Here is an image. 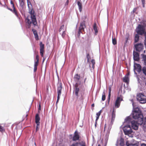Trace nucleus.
Instances as JSON below:
<instances>
[{
  "instance_id": "nucleus-27",
  "label": "nucleus",
  "mask_w": 146,
  "mask_h": 146,
  "mask_svg": "<svg viewBox=\"0 0 146 146\" xmlns=\"http://www.w3.org/2000/svg\"><path fill=\"white\" fill-rule=\"evenodd\" d=\"M67 30V27H66L64 30L62 32V33L61 34V35L62 37L64 38L65 37L66 35V32Z\"/></svg>"
},
{
  "instance_id": "nucleus-13",
  "label": "nucleus",
  "mask_w": 146,
  "mask_h": 146,
  "mask_svg": "<svg viewBox=\"0 0 146 146\" xmlns=\"http://www.w3.org/2000/svg\"><path fill=\"white\" fill-rule=\"evenodd\" d=\"M123 100L122 98L119 97H118L117 98V100L115 101V106L117 108H118L119 106L120 102Z\"/></svg>"
},
{
  "instance_id": "nucleus-44",
  "label": "nucleus",
  "mask_w": 146,
  "mask_h": 146,
  "mask_svg": "<svg viewBox=\"0 0 146 146\" xmlns=\"http://www.w3.org/2000/svg\"><path fill=\"white\" fill-rule=\"evenodd\" d=\"M3 130L4 129L3 127L0 125V131L2 132L3 131Z\"/></svg>"
},
{
  "instance_id": "nucleus-29",
  "label": "nucleus",
  "mask_w": 146,
  "mask_h": 146,
  "mask_svg": "<svg viewBox=\"0 0 146 146\" xmlns=\"http://www.w3.org/2000/svg\"><path fill=\"white\" fill-rule=\"evenodd\" d=\"M112 43L114 45H115L117 43V40L115 38H113L112 37Z\"/></svg>"
},
{
  "instance_id": "nucleus-14",
  "label": "nucleus",
  "mask_w": 146,
  "mask_h": 146,
  "mask_svg": "<svg viewBox=\"0 0 146 146\" xmlns=\"http://www.w3.org/2000/svg\"><path fill=\"white\" fill-rule=\"evenodd\" d=\"M80 138V136L78 131H76L74 133V135L72 138V140L76 141L78 140Z\"/></svg>"
},
{
  "instance_id": "nucleus-56",
  "label": "nucleus",
  "mask_w": 146,
  "mask_h": 146,
  "mask_svg": "<svg viewBox=\"0 0 146 146\" xmlns=\"http://www.w3.org/2000/svg\"><path fill=\"white\" fill-rule=\"evenodd\" d=\"M86 78L85 79H84V82L85 83V81L86 80Z\"/></svg>"
},
{
  "instance_id": "nucleus-6",
  "label": "nucleus",
  "mask_w": 146,
  "mask_h": 146,
  "mask_svg": "<svg viewBox=\"0 0 146 146\" xmlns=\"http://www.w3.org/2000/svg\"><path fill=\"white\" fill-rule=\"evenodd\" d=\"M62 84L61 83L58 84L57 88V98L56 104L57 105L59 102L60 98V96L62 93Z\"/></svg>"
},
{
  "instance_id": "nucleus-26",
  "label": "nucleus",
  "mask_w": 146,
  "mask_h": 146,
  "mask_svg": "<svg viewBox=\"0 0 146 146\" xmlns=\"http://www.w3.org/2000/svg\"><path fill=\"white\" fill-rule=\"evenodd\" d=\"M120 146H125V145L124 142V139L122 138H121L120 139Z\"/></svg>"
},
{
  "instance_id": "nucleus-43",
  "label": "nucleus",
  "mask_w": 146,
  "mask_h": 146,
  "mask_svg": "<svg viewBox=\"0 0 146 146\" xmlns=\"http://www.w3.org/2000/svg\"><path fill=\"white\" fill-rule=\"evenodd\" d=\"M11 4L12 5V6L13 8L15 7L14 5V3L13 1L12 0L11 1Z\"/></svg>"
},
{
  "instance_id": "nucleus-45",
  "label": "nucleus",
  "mask_w": 146,
  "mask_h": 146,
  "mask_svg": "<svg viewBox=\"0 0 146 146\" xmlns=\"http://www.w3.org/2000/svg\"><path fill=\"white\" fill-rule=\"evenodd\" d=\"M142 70V68L137 69V71L139 73H140V72H141Z\"/></svg>"
},
{
  "instance_id": "nucleus-7",
  "label": "nucleus",
  "mask_w": 146,
  "mask_h": 146,
  "mask_svg": "<svg viewBox=\"0 0 146 146\" xmlns=\"http://www.w3.org/2000/svg\"><path fill=\"white\" fill-rule=\"evenodd\" d=\"M85 28L86 25L85 21H84L81 23L78 32V37L80 36L81 33H83V32L84 31V29Z\"/></svg>"
},
{
  "instance_id": "nucleus-61",
  "label": "nucleus",
  "mask_w": 146,
  "mask_h": 146,
  "mask_svg": "<svg viewBox=\"0 0 146 146\" xmlns=\"http://www.w3.org/2000/svg\"><path fill=\"white\" fill-rule=\"evenodd\" d=\"M145 84V85H146V81Z\"/></svg>"
},
{
  "instance_id": "nucleus-23",
  "label": "nucleus",
  "mask_w": 146,
  "mask_h": 146,
  "mask_svg": "<svg viewBox=\"0 0 146 146\" xmlns=\"http://www.w3.org/2000/svg\"><path fill=\"white\" fill-rule=\"evenodd\" d=\"M20 5L22 8H23L25 5V1L24 0H21L19 1Z\"/></svg>"
},
{
  "instance_id": "nucleus-2",
  "label": "nucleus",
  "mask_w": 146,
  "mask_h": 146,
  "mask_svg": "<svg viewBox=\"0 0 146 146\" xmlns=\"http://www.w3.org/2000/svg\"><path fill=\"white\" fill-rule=\"evenodd\" d=\"M27 1L29 9V13L31 15V21L28 18H26L25 21L27 27L28 28H30L31 27L32 24H33L34 27L37 26V22L36 17V14L33 8L31 3L29 0H27Z\"/></svg>"
},
{
  "instance_id": "nucleus-46",
  "label": "nucleus",
  "mask_w": 146,
  "mask_h": 146,
  "mask_svg": "<svg viewBox=\"0 0 146 146\" xmlns=\"http://www.w3.org/2000/svg\"><path fill=\"white\" fill-rule=\"evenodd\" d=\"M37 67L34 66V72H36L37 70Z\"/></svg>"
},
{
  "instance_id": "nucleus-19",
  "label": "nucleus",
  "mask_w": 146,
  "mask_h": 146,
  "mask_svg": "<svg viewBox=\"0 0 146 146\" xmlns=\"http://www.w3.org/2000/svg\"><path fill=\"white\" fill-rule=\"evenodd\" d=\"M134 70H135L138 69H140L142 68L141 66L140 65V64H137L136 63H135L134 62Z\"/></svg>"
},
{
  "instance_id": "nucleus-64",
  "label": "nucleus",
  "mask_w": 146,
  "mask_h": 146,
  "mask_svg": "<svg viewBox=\"0 0 146 146\" xmlns=\"http://www.w3.org/2000/svg\"><path fill=\"white\" fill-rule=\"evenodd\" d=\"M101 143L102 142V141H101Z\"/></svg>"
},
{
  "instance_id": "nucleus-38",
  "label": "nucleus",
  "mask_w": 146,
  "mask_h": 146,
  "mask_svg": "<svg viewBox=\"0 0 146 146\" xmlns=\"http://www.w3.org/2000/svg\"><path fill=\"white\" fill-rule=\"evenodd\" d=\"M78 143H73L70 146H78Z\"/></svg>"
},
{
  "instance_id": "nucleus-20",
  "label": "nucleus",
  "mask_w": 146,
  "mask_h": 146,
  "mask_svg": "<svg viewBox=\"0 0 146 146\" xmlns=\"http://www.w3.org/2000/svg\"><path fill=\"white\" fill-rule=\"evenodd\" d=\"M80 75L78 74H75L74 77V79L76 82H78L80 79Z\"/></svg>"
},
{
  "instance_id": "nucleus-63",
  "label": "nucleus",
  "mask_w": 146,
  "mask_h": 146,
  "mask_svg": "<svg viewBox=\"0 0 146 146\" xmlns=\"http://www.w3.org/2000/svg\"><path fill=\"white\" fill-rule=\"evenodd\" d=\"M133 103L132 105H133Z\"/></svg>"
},
{
  "instance_id": "nucleus-37",
  "label": "nucleus",
  "mask_w": 146,
  "mask_h": 146,
  "mask_svg": "<svg viewBox=\"0 0 146 146\" xmlns=\"http://www.w3.org/2000/svg\"><path fill=\"white\" fill-rule=\"evenodd\" d=\"M34 36L36 40H39V37L38 34L35 35Z\"/></svg>"
},
{
  "instance_id": "nucleus-9",
  "label": "nucleus",
  "mask_w": 146,
  "mask_h": 146,
  "mask_svg": "<svg viewBox=\"0 0 146 146\" xmlns=\"http://www.w3.org/2000/svg\"><path fill=\"white\" fill-rule=\"evenodd\" d=\"M135 50L140 52L143 49V44L141 43H137L134 45Z\"/></svg>"
},
{
  "instance_id": "nucleus-34",
  "label": "nucleus",
  "mask_w": 146,
  "mask_h": 146,
  "mask_svg": "<svg viewBox=\"0 0 146 146\" xmlns=\"http://www.w3.org/2000/svg\"><path fill=\"white\" fill-rule=\"evenodd\" d=\"M142 4L143 5V8L145 7V0H141Z\"/></svg>"
},
{
  "instance_id": "nucleus-52",
  "label": "nucleus",
  "mask_w": 146,
  "mask_h": 146,
  "mask_svg": "<svg viewBox=\"0 0 146 146\" xmlns=\"http://www.w3.org/2000/svg\"><path fill=\"white\" fill-rule=\"evenodd\" d=\"M39 110H41V106L40 104L39 105Z\"/></svg>"
},
{
  "instance_id": "nucleus-39",
  "label": "nucleus",
  "mask_w": 146,
  "mask_h": 146,
  "mask_svg": "<svg viewBox=\"0 0 146 146\" xmlns=\"http://www.w3.org/2000/svg\"><path fill=\"white\" fill-rule=\"evenodd\" d=\"M131 143H129V141H127L126 142V145L127 146H130Z\"/></svg>"
},
{
  "instance_id": "nucleus-24",
  "label": "nucleus",
  "mask_w": 146,
  "mask_h": 146,
  "mask_svg": "<svg viewBox=\"0 0 146 146\" xmlns=\"http://www.w3.org/2000/svg\"><path fill=\"white\" fill-rule=\"evenodd\" d=\"M93 28L95 32V34L96 35H97V33H98V31L97 29V28L96 26V23L94 24Z\"/></svg>"
},
{
  "instance_id": "nucleus-18",
  "label": "nucleus",
  "mask_w": 146,
  "mask_h": 146,
  "mask_svg": "<svg viewBox=\"0 0 146 146\" xmlns=\"http://www.w3.org/2000/svg\"><path fill=\"white\" fill-rule=\"evenodd\" d=\"M40 118L39 115V114L38 113L36 114L35 116V123L37 125H40Z\"/></svg>"
},
{
  "instance_id": "nucleus-62",
  "label": "nucleus",
  "mask_w": 146,
  "mask_h": 146,
  "mask_svg": "<svg viewBox=\"0 0 146 146\" xmlns=\"http://www.w3.org/2000/svg\"><path fill=\"white\" fill-rule=\"evenodd\" d=\"M102 110H101V113L102 112Z\"/></svg>"
},
{
  "instance_id": "nucleus-55",
  "label": "nucleus",
  "mask_w": 146,
  "mask_h": 146,
  "mask_svg": "<svg viewBox=\"0 0 146 146\" xmlns=\"http://www.w3.org/2000/svg\"><path fill=\"white\" fill-rule=\"evenodd\" d=\"M81 146H86L84 144H83L81 145Z\"/></svg>"
},
{
  "instance_id": "nucleus-60",
  "label": "nucleus",
  "mask_w": 146,
  "mask_h": 146,
  "mask_svg": "<svg viewBox=\"0 0 146 146\" xmlns=\"http://www.w3.org/2000/svg\"><path fill=\"white\" fill-rule=\"evenodd\" d=\"M133 12H135L134 9L133 10Z\"/></svg>"
},
{
  "instance_id": "nucleus-54",
  "label": "nucleus",
  "mask_w": 146,
  "mask_h": 146,
  "mask_svg": "<svg viewBox=\"0 0 146 146\" xmlns=\"http://www.w3.org/2000/svg\"><path fill=\"white\" fill-rule=\"evenodd\" d=\"M105 142H107V137H106V139H105Z\"/></svg>"
},
{
  "instance_id": "nucleus-59",
  "label": "nucleus",
  "mask_w": 146,
  "mask_h": 146,
  "mask_svg": "<svg viewBox=\"0 0 146 146\" xmlns=\"http://www.w3.org/2000/svg\"><path fill=\"white\" fill-rule=\"evenodd\" d=\"M127 39H128L127 38V40H126V42H127Z\"/></svg>"
},
{
  "instance_id": "nucleus-32",
  "label": "nucleus",
  "mask_w": 146,
  "mask_h": 146,
  "mask_svg": "<svg viewBox=\"0 0 146 146\" xmlns=\"http://www.w3.org/2000/svg\"><path fill=\"white\" fill-rule=\"evenodd\" d=\"M111 88H110L109 89V94H108V102L109 101L110 98V96H111Z\"/></svg>"
},
{
  "instance_id": "nucleus-53",
  "label": "nucleus",
  "mask_w": 146,
  "mask_h": 146,
  "mask_svg": "<svg viewBox=\"0 0 146 146\" xmlns=\"http://www.w3.org/2000/svg\"><path fill=\"white\" fill-rule=\"evenodd\" d=\"M92 107H94V104H92Z\"/></svg>"
},
{
  "instance_id": "nucleus-12",
  "label": "nucleus",
  "mask_w": 146,
  "mask_h": 146,
  "mask_svg": "<svg viewBox=\"0 0 146 146\" xmlns=\"http://www.w3.org/2000/svg\"><path fill=\"white\" fill-rule=\"evenodd\" d=\"M40 54L42 57H43L44 52V45L42 43V42H40Z\"/></svg>"
},
{
  "instance_id": "nucleus-8",
  "label": "nucleus",
  "mask_w": 146,
  "mask_h": 146,
  "mask_svg": "<svg viewBox=\"0 0 146 146\" xmlns=\"http://www.w3.org/2000/svg\"><path fill=\"white\" fill-rule=\"evenodd\" d=\"M142 58V61L143 62L144 65L146 66V54H141ZM142 71L143 73L146 76V67L144 66L142 68Z\"/></svg>"
},
{
  "instance_id": "nucleus-36",
  "label": "nucleus",
  "mask_w": 146,
  "mask_h": 146,
  "mask_svg": "<svg viewBox=\"0 0 146 146\" xmlns=\"http://www.w3.org/2000/svg\"><path fill=\"white\" fill-rule=\"evenodd\" d=\"M86 57L87 58V61L88 62L89 60L90 59V57L89 53H88L87 54Z\"/></svg>"
},
{
  "instance_id": "nucleus-3",
  "label": "nucleus",
  "mask_w": 146,
  "mask_h": 146,
  "mask_svg": "<svg viewBox=\"0 0 146 146\" xmlns=\"http://www.w3.org/2000/svg\"><path fill=\"white\" fill-rule=\"evenodd\" d=\"M140 23L141 24L138 25L135 29L136 32L138 33L145 31L146 29V20L143 19L140 22Z\"/></svg>"
},
{
  "instance_id": "nucleus-11",
  "label": "nucleus",
  "mask_w": 146,
  "mask_h": 146,
  "mask_svg": "<svg viewBox=\"0 0 146 146\" xmlns=\"http://www.w3.org/2000/svg\"><path fill=\"white\" fill-rule=\"evenodd\" d=\"M7 9L9 10H10L11 11H12L13 13H14L15 15L17 17L19 18H20L19 14L15 7L13 8V10L8 7Z\"/></svg>"
},
{
  "instance_id": "nucleus-41",
  "label": "nucleus",
  "mask_w": 146,
  "mask_h": 146,
  "mask_svg": "<svg viewBox=\"0 0 146 146\" xmlns=\"http://www.w3.org/2000/svg\"><path fill=\"white\" fill-rule=\"evenodd\" d=\"M106 98V96L105 94L102 95V101H104L105 100Z\"/></svg>"
},
{
  "instance_id": "nucleus-31",
  "label": "nucleus",
  "mask_w": 146,
  "mask_h": 146,
  "mask_svg": "<svg viewBox=\"0 0 146 146\" xmlns=\"http://www.w3.org/2000/svg\"><path fill=\"white\" fill-rule=\"evenodd\" d=\"M138 142H136L134 143H131L130 146H138Z\"/></svg>"
},
{
  "instance_id": "nucleus-5",
  "label": "nucleus",
  "mask_w": 146,
  "mask_h": 146,
  "mask_svg": "<svg viewBox=\"0 0 146 146\" xmlns=\"http://www.w3.org/2000/svg\"><path fill=\"white\" fill-rule=\"evenodd\" d=\"M123 129L125 135H129L133 132L132 130L129 125H125L123 127Z\"/></svg>"
},
{
  "instance_id": "nucleus-35",
  "label": "nucleus",
  "mask_w": 146,
  "mask_h": 146,
  "mask_svg": "<svg viewBox=\"0 0 146 146\" xmlns=\"http://www.w3.org/2000/svg\"><path fill=\"white\" fill-rule=\"evenodd\" d=\"M32 31L33 32L34 35L38 34L36 30L34 29H32Z\"/></svg>"
},
{
  "instance_id": "nucleus-21",
  "label": "nucleus",
  "mask_w": 146,
  "mask_h": 146,
  "mask_svg": "<svg viewBox=\"0 0 146 146\" xmlns=\"http://www.w3.org/2000/svg\"><path fill=\"white\" fill-rule=\"evenodd\" d=\"M137 34H136L135 35V38H134V42L136 43L139 40V35H140L137 32Z\"/></svg>"
},
{
  "instance_id": "nucleus-40",
  "label": "nucleus",
  "mask_w": 146,
  "mask_h": 146,
  "mask_svg": "<svg viewBox=\"0 0 146 146\" xmlns=\"http://www.w3.org/2000/svg\"><path fill=\"white\" fill-rule=\"evenodd\" d=\"M39 62L35 61V62L34 66L37 67L38 64Z\"/></svg>"
},
{
  "instance_id": "nucleus-42",
  "label": "nucleus",
  "mask_w": 146,
  "mask_h": 146,
  "mask_svg": "<svg viewBox=\"0 0 146 146\" xmlns=\"http://www.w3.org/2000/svg\"><path fill=\"white\" fill-rule=\"evenodd\" d=\"M36 61L38 62H39V57L38 55H37L36 56Z\"/></svg>"
},
{
  "instance_id": "nucleus-15",
  "label": "nucleus",
  "mask_w": 146,
  "mask_h": 146,
  "mask_svg": "<svg viewBox=\"0 0 146 146\" xmlns=\"http://www.w3.org/2000/svg\"><path fill=\"white\" fill-rule=\"evenodd\" d=\"M115 111L113 109V110L112 113L111 115V121L110 123V125H111L113 123V122L115 120Z\"/></svg>"
},
{
  "instance_id": "nucleus-58",
  "label": "nucleus",
  "mask_w": 146,
  "mask_h": 146,
  "mask_svg": "<svg viewBox=\"0 0 146 146\" xmlns=\"http://www.w3.org/2000/svg\"><path fill=\"white\" fill-rule=\"evenodd\" d=\"M98 146H100V144H98Z\"/></svg>"
},
{
  "instance_id": "nucleus-22",
  "label": "nucleus",
  "mask_w": 146,
  "mask_h": 146,
  "mask_svg": "<svg viewBox=\"0 0 146 146\" xmlns=\"http://www.w3.org/2000/svg\"><path fill=\"white\" fill-rule=\"evenodd\" d=\"M123 80L124 82L126 83H128L129 82V78L128 75H126L124 78H123Z\"/></svg>"
},
{
  "instance_id": "nucleus-10",
  "label": "nucleus",
  "mask_w": 146,
  "mask_h": 146,
  "mask_svg": "<svg viewBox=\"0 0 146 146\" xmlns=\"http://www.w3.org/2000/svg\"><path fill=\"white\" fill-rule=\"evenodd\" d=\"M133 60L135 61H139L140 59L139 54V53L133 51Z\"/></svg>"
},
{
  "instance_id": "nucleus-47",
  "label": "nucleus",
  "mask_w": 146,
  "mask_h": 146,
  "mask_svg": "<svg viewBox=\"0 0 146 146\" xmlns=\"http://www.w3.org/2000/svg\"><path fill=\"white\" fill-rule=\"evenodd\" d=\"M136 78H137V81H139V76L137 75H136Z\"/></svg>"
},
{
  "instance_id": "nucleus-33",
  "label": "nucleus",
  "mask_w": 146,
  "mask_h": 146,
  "mask_svg": "<svg viewBox=\"0 0 146 146\" xmlns=\"http://www.w3.org/2000/svg\"><path fill=\"white\" fill-rule=\"evenodd\" d=\"M91 62L92 64V68H94V64H95V61L94 59H92L91 60Z\"/></svg>"
},
{
  "instance_id": "nucleus-25",
  "label": "nucleus",
  "mask_w": 146,
  "mask_h": 146,
  "mask_svg": "<svg viewBox=\"0 0 146 146\" xmlns=\"http://www.w3.org/2000/svg\"><path fill=\"white\" fill-rule=\"evenodd\" d=\"M77 4L78 6L79 7V9L80 12H81L82 11V3L79 1H78L77 2Z\"/></svg>"
},
{
  "instance_id": "nucleus-4",
  "label": "nucleus",
  "mask_w": 146,
  "mask_h": 146,
  "mask_svg": "<svg viewBox=\"0 0 146 146\" xmlns=\"http://www.w3.org/2000/svg\"><path fill=\"white\" fill-rule=\"evenodd\" d=\"M137 100L141 104L146 103V96L141 93H139L137 95Z\"/></svg>"
},
{
  "instance_id": "nucleus-51",
  "label": "nucleus",
  "mask_w": 146,
  "mask_h": 146,
  "mask_svg": "<svg viewBox=\"0 0 146 146\" xmlns=\"http://www.w3.org/2000/svg\"><path fill=\"white\" fill-rule=\"evenodd\" d=\"M134 74H135L136 75H136H137V73L136 72L135 70H134Z\"/></svg>"
},
{
  "instance_id": "nucleus-1",
  "label": "nucleus",
  "mask_w": 146,
  "mask_h": 146,
  "mask_svg": "<svg viewBox=\"0 0 146 146\" xmlns=\"http://www.w3.org/2000/svg\"><path fill=\"white\" fill-rule=\"evenodd\" d=\"M133 108L131 114L125 119V123H130L132 127L135 130L138 129L139 125L142 126L143 130L146 132V117L143 118V116L139 108Z\"/></svg>"
},
{
  "instance_id": "nucleus-57",
  "label": "nucleus",
  "mask_w": 146,
  "mask_h": 146,
  "mask_svg": "<svg viewBox=\"0 0 146 146\" xmlns=\"http://www.w3.org/2000/svg\"><path fill=\"white\" fill-rule=\"evenodd\" d=\"M143 53H145V50H144V51H143Z\"/></svg>"
},
{
  "instance_id": "nucleus-16",
  "label": "nucleus",
  "mask_w": 146,
  "mask_h": 146,
  "mask_svg": "<svg viewBox=\"0 0 146 146\" xmlns=\"http://www.w3.org/2000/svg\"><path fill=\"white\" fill-rule=\"evenodd\" d=\"M138 33L141 35H144L145 37L144 45L145 47L146 48V31L145 30L142 31L141 32Z\"/></svg>"
},
{
  "instance_id": "nucleus-17",
  "label": "nucleus",
  "mask_w": 146,
  "mask_h": 146,
  "mask_svg": "<svg viewBox=\"0 0 146 146\" xmlns=\"http://www.w3.org/2000/svg\"><path fill=\"white\" fill-rule=\"evenodd\" d=\"M75 94L77 96L78 98V92L79 91V89L78 87V85L77 83H76L75 85Z\"/></svg>"
},
{
  "instance_id": "nucleus-28",
  "label": "nucleus",
  "mask_w": 146,
  "mask_h": 146,
  "mask_svg": "<svg viewBox=\"0 0 146 146\" xmlns=\"http://www.w3.org/2000/svg\"><path fill=\"white\" fill-rule=\"evenodd\" d=\"M64 25H62L61 26L60 29L59 30V32H60L61 31H64Z\"/></svg>"
},
{
  "instance_id": "nucleus-50",
  "label": "nucleus",
  "mask_w": 146,
  "mask_h": 146,
  "mask_svg": "<svg viewBox=\"0 0 146 146\" xmlns=\"http://www.w3.org/2000/svg\"><path fill=\"white\" fill-rule=\"evenodd\" d=\"M68 2H69V0H67V1H66V3H65V5H68Z\"/></svg>"
},
{
  "instance_id": "nucleus-48",
  "label": "nucleus",
  "mask_w": 146,
  "mask_h": 146,
  "mask_svg": "<svg viewBox=\"0 0 146 146\" xmlns=\"http://www.w3.org/2000/svg\"><path fill=\"white\" fill-rule=\"evenodd\" d=\"M39 125H36V131L38 130V129H39Z\"/></svg>"
},
{
  "instance_id": "nucleus-49",
  "label": "nucleus",
  "mask_w": 146,
  "mask_h": 146,
  "mask_svg": "<svg viewBox=\"0 0 146 146\" xmlns=\"http://www.w3.org/2000/svg\"><path fill=\"white\" fill-rule=\"evenodd\" d=\"M141 146H146V144L144 143L141 144Z\"/></svg>"
},
{
  "instance_id": "nucleus-30",
  "label": "nucleus",
  "mask_w": 146,
  "mask_h": 146,
  "mask_svg": "<svg viewBox=\"0 0 146 146\" xmlns=\"http://www.w3.org/2000/svg\"><path fill=\"white\" fill-rule=\"evenodd\" d=\"M100 115V111H99L97 113H96V121L97 120L99 119V116Z\"/></svg>"
}]
</instances>
